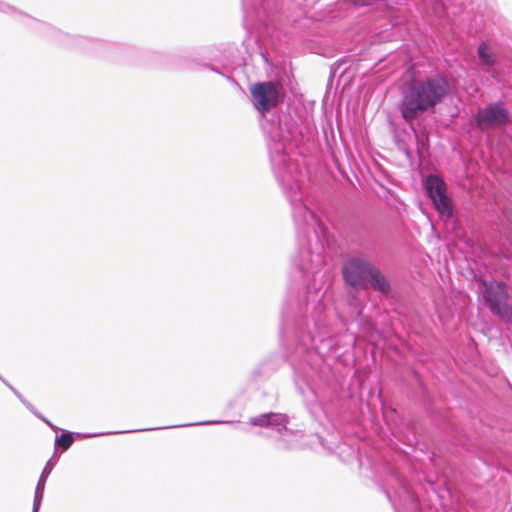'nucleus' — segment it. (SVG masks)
<instances>
[{
	"label": "nucleus",
	"mask_w": 512,
	"mask_h": 512,
	"mask_svg": "<svg viewBox=\"0 0 512 512\" xmlns=\"http://www.w3.org/2000/svg\"><path fill=\"white\" fill-rule=\"evenodd\" d=\"M483 288L484 299L491 312L504 322L512 321V303L509 301V294L502 282L480 281Z\"/></svg>",
	"instance_id": "f03ea898"
},
{
	"label": "nucleus",
	"mask_w": 512,
	"mask_h": 512,
	"mask_svg": "<svg viewBox=\"0 0 512 512\" xmlns=\"http://www.w3.org/2000/svg\"><path fill=\"white\" fill-rule=\"evenodd\" d=\"M373 265L361 258L349 259L342 268V274L345 282L354 288L365 287L368 281Z\"/></svg>",
	"instance_id": "20e7f679"
},
{
	"label": "nucleus",
	"mask_w": 512,
	"mask_h": 512,
	"mask_svg": "<svg viewBox=\"0 0 512 512\" xmlns=\"http://www.w3.org/2000/svg\"><path fill=\"white\" fill-rule=\"evenodd\" d=\"M426 189L432 199L435 208L448 216L452 213V207L449 198L446 195V185L442 179L430 175L426 180Z\"/></svg>",
	"instance_id": "423d86ee"
},
{
	"label": "nucleus",
	"mask_w": 512,
	"mask_h": 512,
	"mask_svg": "<svg viewBox=\"0 0 512 512\" xmlns=\"http://www.w3.org/2000/svg\"><path fill=\"white\" fill-rule=\"evenodd\" d=\"M346 1L349 3H353L355 5H358V6H364V5L370 4L369 0H346Z\"/></svg>",
	"instance_id": "9b49d317"
},
{
	"label": "nucleus",
	"mask_w": 512,
	"mask_h": 512,
	"mask_svg": "<svg viewBox=\"0 0 512 512\" xmlns=\"http://www.w3.org/2000/svg\"><path fill=\"white\" fill-rule=\"evenodd\" d=\"M73 443V436L71 433H62L57 439V444L63 450H67Z\"/></svg>",
	"instance_id": "9d476101"
},
{
	"label": "nucleus",
	"mask_w": 512,
	"mask_h": 512,
	"mask_svg": "<svg viewBox=\"0 0 512 512\" xmlns=\"http://www.w3.org/2000/svg\"><path fill=\"white\" fill-rule=\"evenodd\" d=\"M477 54L482 65L493 66L496 62L495 56L486 42H482L479 45Z\"/></svg>",
	"instance_id": "6e6552de"
},
{
	"label": "nucleus",
	"mask_w": 512,
	"mask_h": 512,
	"mask_svg": "<svg viewBox=\"0 0 512 512\" xmlns=\"http://www.w3.org/2000/svg\"><path fill=\"white\" fill-rule=\"evenodd\" d=\"M373 289L378 290L384 294L389 293L390 284L386 277L377 269L373 267L371 275L368 279Z\"/></svg>",
	"instance_id": "0eeeda50"
},
{
	"label": "nucleus",
	"mask_w": 512,
	"mask_h": 512,
	"mask_svg": "<svg viewBox=\"0 0 512 512\" xmlns=\"http://www.w3.org/2000/svg\"><path fill=\"white\" fill-rule=\"evenodd\" d=\"M448 85L443 78H429L426 81L412 80L402 88L400 111L406 121L416 119L420 114L434 108L447 94Z\"/></svg>",
	"instance_id": "f257e3e1"
},
{
	"label": "nucleus",
	"mask_w": 512,
	"mask_h": 512,
	"mask_svg": "<svg viewBox=\"0 0 512 512\" xmlns=\"http://www.w3.org/2000/svg\"><path fill=\"white\" fill-rule=\"evenodd\" d=\"M510 121L508 111L500 103H493L480 109L476 116L477 125L481 129L502 126Z\"/></svg>",
	"instance_id": "39448f33"
},
{
	"label": "nucleus",
	"mask_w": 512,
	"mask_h": 512,
	"mask_svg": "<svg viewBox=\"0 0 512 512\" xmlns=\"http://www.w3.org/2000/svg\"><path fill=\"white\" fill-rule=\"evenodd\" d=\"M285 421H286L285 416L280 415V414L269 413V414H265L260 417H257L255 419H252L251 422L253 425L265 426V425H269L270 423L280 424Z\"/></svg>",
	"instance_id": "1a4fd4ad"
},
{
	"label": "nucleus",
	"mask_w": 512,
	"mask_h": 512,
	"mask_svg": "<svg viewBox=\"0 0 512 512\" xmlns=\"http://www.w3.org/2000/svg\"><path fill=\"white\" fill-rule=\"evenodd\" d=\"M254 106L263 113L275 108L279 102L282 86L271 81L259 82L250 86Z\"/></svg>",
	"instance_id": "7ed1b4c3"
}]
</instances>
